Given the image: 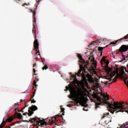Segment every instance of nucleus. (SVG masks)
I'll return each instance as SVG.
<instances>
[{"mask_svg": "<svg viewBox=\"0 0 128 128\" xmlns=\"http://www.w3.org/2000/svg\"><path fill=\"white\" fill-rule=\"evenodd\" d=\"M38 107L36 105L32 106V114H34V112H35V110H38Z\"/></svg>", "mask_w": 128, "mask_h": 128, "instance_id": "obj_16", "label": "nucleus"}, {"mask_svg": "<svg viewBox=\"0 0 128 128\" xmlns=\"http://www.w3.org/2000/svg\"><path fill=\"white\" fill-rule=\"evenodd\" d=\"M122 58H124V55L122 54Z\"/></svg>", "mask_w": 128, "mask_h": 128, "instance_id": "obj_48", "label": "nucleus"}, {"mask_svg": "<svg viewBox=\"0 0 128 128\" xmlns=\"http://www.w3.org/2000/svg\"><path fill=\"white\" fill-rule=\"evenodd\" d=\"M33 72H34V74H36V75L38 74H36V69L33 68Z\"/></svg>", "mask_w": 128, "mask_h": 128, "instance_id": "obj_30", "label": "nucleus"}, {"mask_svg": "<svg viewBox=\"0 0 128 128\" xmlns=\"http://www.w3.org/2000/svg\"><path fill=\"white\" fill-rule=\"evenodd\" d=\"M53 119H54V120H56V118H53Z\"/></svg>", "mask_w": 128, "mask_h": 128, "instance_id": "obj_46", "label": "nucleus"}, {"mask_svg": "<svg viewBox=\"0 0 128 128\" xmlns=\"http://www.w3.org/2000/svg\"><path fill=\"white\" fill-rule=\"evenodd\" d=\"M30 102H31V104H32V96H31Z\"/></svg>", "mask_w": 128, "mask_h": 128, "instance_id": "obj_32", "label": "nucleus"}, {"mask_svg": "<svg viewBox=\"0 0 128 128\" xmlns=\"http://www.w3.org/2000/svg\"><path fill=\"white\" fill-rule=\"evenodd\" d=\"M83 110H86V109L84 108Z\"/></svg>", "mask_w": 128, "mask_h": 128, "instance_id": "obj_49", "label": "nucleus"}, {"mask_svg": "<svg viewBox=\"0 0 128 128\" xmlns=\"http://www.w3.org/2000/svg\"><path fill=\"white\" fill-rule=\"evenodd\" d=\"M108 114H110L109 112L104 114L102 116V118H106V116H108Z\"/></svg>", "mask_w": 128, "mask_h": 128, "instance_id": "obj_21", "label": "nucleus"}, {"mask_svg": "<svg viewBox=\"0 0 128 128\" xmlns=\"http://www.w3.org/2000/svg\"><path fill=\"white\" fill-rule=\"evenodd\" d=\"M94 98H96L99 102L96 103V108H100V106H104V104H107L108 108L112 110L110 111V112L114 114V112L116 114L117 112H124L128 107L126 108L124 104V102H114L113 103H110V102L106 100H110V98L108 94H106L102 92H99L97 95H94Z\"/></svg>", "mask_w": 128, "mask_h": 128, "instance_id": "obj_1", "label": "nucleus"}, {"mask_svg": "<svg viewBox=\"0 0 128 128\" xmlns=\"http://www.w3.org/2000/svg\"><path fill=\"white\" fill-rule=\"evenodd\" d=\"M89 60H90L92 62L93 64H94V66H96V62L94 60V56H90L88 58Z\"/></svg>", "mask_w": 128, "mask_h": 128, "instance_id": "obj_12", "label": "nucleus"}, {"mask_svg": "<svg viewBox=\"0 0 128 128\" xmlns=\"http://www.w3.org/2000/svg\"><path fill=\"white\" fill-rule=\"evenodd\" d=\"M33 26H34V30H36V25H34V24H33Z\"/></svg>", "mask_w": 128, "mask_h": 128, "instance_id": "obj_38", "label": "nucleus"}, {"mask_svg": "<svg viewBox=\"0 0 128 128\" xmlns=\"http://www.w3.org/2000/svg\"><path fill=\"white\" fill-rule=\"evenodd\" d=\"M61 112L62 113V116H64V108H61Z\"/></svg>", "mask_w": 128, "mask_h": 128, "instance_id": "obj_20", "label": "nucleus"}, {"mask_svg": "<svg viewBox=\"0 0 128 128\" xmlns=\"http://www.w3.org/2000/svg\"><path fill=\"white\" fill-rule=\"evenodd\" d=\"M22 0H16V2H20Z\"/></svg>", "mask_w": 128, "mask_h": 128, "instance_id": "obj_42", "label": "nucleus"}, {"mask_svg": "<svg viewBox=\"0 0 128 128\" xmlns=\"http://www.w3.org/2000/svg\"><path fill=\"white\" fill-rule=\"evenodd\" d=\"M105 60H106V57L103 56V58H102V59L100 60L101 64H102V62H104Z\"/></svg>", "mask_w": 128, "mask_h": 128, "instance_id": "obj_22", "label": "nucleus"}, {"mask_svg": "<svg viewBox=\"0 0 128 128\" xmlns=\"http://www.w3.org/2000/svg\"><path fill=\"white\" fill-rule=\"evenodd\" d=\"M30 12H32V10H30Z\"/></svg>", "mask_w": 128, "mask_h": 128, "instance_id": "obj_45", "label": "nucleus"}, {"mask_svg": "<svg viewBox=\"0 0 128 128\" xmlns=\"http://www.w3.org/2000/svg\"><path fill=\"white\" fill-rule=\"evenodd\" d=\"M78 56L79 58V66H80H80H83V68H86V60H84L82 58V55L78 54Z\"/></svg>", "mask_w": 128, "mask_h": 128, "instance_id": "obj_6", "label": "nucleus"}, {"mask_svg": "<svg viewBox=\"0 0 128 128\" xmlns=\"http://www.w3.org/2000/svg\"><path fill=\"white\" fill-rule=\"evenodd\" d=\"M117 128H128V122L123 124L120 126V127H118Z\"/></svg>", "mask_w": 128, "mask_h": 128, "instance_id": "obj_13", "label": "nucleus"}, {"mask_svg": "<svg viewBox=\"0 0 128 128\" xmlns=\"http://www.w3.org/2000/svg\"><path fill=\"white\" fill-rule=\"evenodd\" d=\"M114 70H115L116 72H118V65H116L114 68Z\"/></svg>", "mask_w": 128, "mask_h": 128, "instance_id": "obj_18", "label": "nucleus"}, {"mask_svg": "<svg viewBox=\"0 0 128 128\" xmlns=\"http://www.w3.org/2000/svg\"><path fill=\"white\" fill-rule=\"evenodd\" d=\"M126 106H128V102H126Z\"/></svg>", "mask_w": 128, "mask_h": 128, "instance_id": "obj_44", "label": "nucleus"}, {"mask_svg": "<svg viewBox=\"0 0 128 128\" xmlns=\"http://www.w3.org/2000/svg\"><path fill=\"white\" fill-rule=\"evenodd\" d=\"M34 94H36V90H34V92H33V96H32V98H34Z\"/></svg>", "mask_w": 128, "mask_h": 128, "instance_id": "obj_31", "label": "nucleus"}, {"mask_svg": "<svg viewBox=\"0 0 128 128\" xmlns=\"http://www.w3.org/2000/svg\"><path fill=\"white\" fill-rule=\"evenodd\" d=\"M32 122L33 126H44V124H46V122L44 121V120H40V118H38L36 117H34L32 118Z\"/></svg>", "mask_w": 128, "mask_h": 128, "instance_id": "obj_4", "label": "nucleus"}, {"mask_svg": "<svg viewBox=\"0 0 128 128\" xmlns=\"http://www.w3.org/2000/svg\"><path fill=\"white\" fill-rule=\"evenodd\" d=\"M29 106L28 103H26V105L24 106V107L23 108V110H24V108H26V106Z\"/></svg>", "mask_w": 128, "mask_h": 128, "instance_id": "obj_27", "label": "nucleus"}, {"mask_svg": "<svg viewBox=\"0 0 128 128\" xmlns=\"http://www.w3.org/2000/svg\"><path fill=\"white\" fill-rule=\"evenodd\" d=\"M93 74H95L96 76H98V75L96 74V71H94V70H93Z\"/></svg>", "mask_w": 128, "mask_h": 128, "instance_id": "obj_29", "label": "nucleus"}, {"mask_svg": "<svg viewBox=\"0 0 128 128\" xmlns=\"http://www.w3.org/2000/svg\"><path fill=\"white\" fill-rule=\"evenodd\" d=\"M39 79L36 78L35 80L34 81L33 86H35L36 88H38V85H36V82H38Z\"/></svg>", "mask_w": 128, "mask_h": 128, "instance_id": "obj_14", "label": "nucleus"}, {"mask_svg": "<svg viewBox=\"0 0 128 128\" xmlns=\"http://www.w3.org/2000/svg\"><path fill=\"white\" fill-rule=\"evenodd\" d=\"M33 18H34V22H36V12L34 10H33Z\"/></svg>", "mask_w": 128, "mask_h": 128, "instance_id": "obj_17", "label": "nucleus"}, {"mask_svg": "<svg viewBox=\"0 0 128 128\" xmlns=\"http://www.w3.org/2000/svg\"><path fill=\"white\" fill-rule=\"evenodd\" d=\"M58 116H61V117L62 116V115H60H60H58Z\"/></svg>", "mask_w": 128, "mask_h": 128, "instance_id": "obj_47", "label": "nucleus"}, {"mask_svg": "<svg viewBox=\"0 0 128 128\" xmlns=\"http://www.w3.org/2000/svg\"><path fill=\"white\" fill-rule=\"evenodd\" d=\"M20 102H24V100H20Z\"/></svg>", "mask_w": 128, "mask_h": 128, "instance_id": "obj_40", "label": "nucleus"}, {"mask_svg": "<svg viewBox=\"0 0 128 128\" xmlns=\"http://www.w3.org/2000/svg\"><path fill=\"white\" fill-rule=\"evenodd\" d=\"M14 104L16 105V104Z\"/></svg>", "mask_w": 128, "mask_h": 128, "instance_id": "obj_53", "label": "nucleus"}, {"mask_svg": "<svg viewBox=\"0 0 128 128\" xmlns=\"http://www.w3.org/2000/svg\"><path fill=\"white\" fill-rule=\"evenodd\" d=\"M20 102H19L17 104V106H20ZM18 106H16L14 109L15 112H16V116L18 118H19L20 120H22V114L18 112H20L18 111Z\"/></svg>", "mask_w": 128, "mask_h": 128, "instance_id": "obj_8", "label": "nucleus"}, {"mask_svg": "<svg viewBox=\"0 0 128 128\" xmlns=\"http://www.w3.org/2000/svg\"><path fill=\"white\" fill-rule=\"evenodd\" d=\"M128 34L124 36L123 38L120 39L118 40H116L115 42H111V44H118V42L119 40H124V42H128V40H128Z\"/></svg>", "mask_w": 128, "mask_h": 128, "instance_id": "obj_11", "label": "nucleus"}, {"mask_svg": "<svg viewBox=\"0 0 128 128\" xmlns=\"http://www.w3.org/2000/svg\"><path fill=\"white\" fill-rule=\"evenodd\" d=\"M83 106H88V104H84Z\"/></svg>", "mask_w": 128, "mask_h": 128, "instance_id": "obj_33", "label": "nucleus"}, {"mask_svg": "<svg viewBox=\"0 0 128 128\" xmlns=\"http://www.w3.org/2000/svg\"><path fill=\"white\" fill-rule=\"evenodd\" d=\"M96 42H98V40H97L96 42V41H94L93 42H92L90 44H96Z\"/></svg>", "mask_w": 128, "mask_h": 128, "instance_id": "obj_25", "label": "nucleus"}, {"mask_svg": "<svg viewBox=\"0 0 128 128\" xmlns=\"http://www.w3.org/2000/svg\"><path fill=\"white\" fill-rule=\"evenodd\" d=\"M36 100H32V104H34V103H36Z\"/></svg>", "mask_w": 128, "mask_h": 128, "instance_id": "obj_35", "label": "nucleus"}, {"mask_svg": "<svg viewBox=\"0 0 128 128\" xmlns=\"http://www.w3.org/2000/svg\"><path fill=\"white\" fill-rule=\"evenodd\" d=\"M12 120H14V118L10 117L7 118L6 120L3 119L2 121V124L0 125V128H2L4 126V124H6V122H11L12 121Z\"/></svg>", "mask_w": 128, "mask_h": 128, "instance_id": "obj_9", "label": "nucleus"}, {"mask_svg": "<svg viewBox=\"0 0 128 128\" xmlns=\"http://www.w3.org/2000/svg\"><path fill=\"white\" fill-rule=\"evenodd\" d=\"M28 6V4H24L22 5V6Z\"/></svg>", "mask_w": 128, "mask_h": 128, "instance_id": "obj_39", "label": "nucleus"}, {"mask_svg": "<svg viewBox=\"0 0 128 128\" xmlns=\"http://www.w3.org/2000/svg\"><path fill=\"white\" fill-rule=\"evenodd\" d=\"M128 45H122L120 49L118 50V52H116L117 54H120V52H121L122 54V52H128Z\"/></svg>", "mask_w": 128, "mask_h": 128, "instance_id": "obj_7", "label": "nucleus"}, {"mask_svg": "<svg viewBox=\"0 0 128 128\" xmlns=\"http://www.w3.org/2000/svg\"><path fill=\"white\" fill-rule=\"evenodd\" d=\"M66 89L64 90L65 92L68 90L70 92L71 98H76V106H77L78 104H80V102H82V98L84 96V94L82 91H80L78 95V94H76V90L72 86L71 84H70L68 86H66Z\"/></svg>", "mask_w": 128, "mask_h": 128, "instance_id": "obj_2", "label": "nucleus"}, {"mask_svg": "<svg viewBox=\"0 0 128 128\" xmlns=\"http://www.w3.org/2000/svg\"><path fill=\"white\" fill-rule=\"evenodd\" d=\"M36 128H38V127L37 126Z\"/></svg>", "mask_w": 128, "mask_h": 128, "instance_id": "obj_52", "label": "nucleus"}, {"mask_svg": "<svg viewBox=\"0 0 128 128\" xmlns=\"http://www.w3.org/2000/svg\"><path fill=\"white\" fill-rule=\"evenodd\" d=\"M30 122H32V119H31V120H30Z\"/></svg>", "mask_w": 128, "mask_h": 128, "instance_id": "obj_43", "label": "nucleus"}, {"mask_svg": "<svg viewBox=\"0 0 128 128\" xmlns=\"http://www.w3.org/2000/svg\"><path fill=\"white\" fill-rule=\"evenodd\" d=\"M26 114H28V116H32V105L29 107L28 112H26L23 114V116H26Z\"/></svg>", "mask_w": 128, "mask_h": 128, "instance_id": "obj_10", "label": "nucleus"}, {"mask_svg": "<svg viewBox=\"0 0 128 128\" xmlns=\"http://www.w3.org/2000/svg\"><path fill=\"white\" fill-rule=\"evenodd\" d=\"M42 68L43 70H48V65L45 64Z\"/></svg>", "mask_w": 128, "mask_h": 128, "instance_id": "obj_19", "label": "nucleus"}, {"mask_svg": "<svg viewBox=\"0 0 128 128\" xmlns=\"http://www.w3.org/2000/svg\"><path fill=\"white\" fill-rule=\"evenodd\" d=\"M102 50H104V48H102V47L99 46L98 48V50H99V52H102Z\"/></svg>", "mask_w": 128, "mask_h": 128, "instance_id": "obj_23", "label": "nucleus"}, {"mask_svg": "<svg viewBox=\"0 0 128 128\" xmlns=\"http://www.w3.org/2000/svg\"><path fill=\"white\" fill-rule=\"evenodd\" d=\"M40 0H36V2H38V4H39Z\"/></svg>", "mask_w": 128, "mask_h": 128, "instance_id": "obj_37", "label": "nucleus"}, {"mask_svg": "<svg viewBox=\"0 0 128 128\" xmlns=\"http://www.w3.org/2000/svg\"><path fill=\"white\" fill-rule=\"evenodd\" d=\"M101 54H102V52H101Z\"/></svg>", "mask_w": 128, "mask_h": 128, "instance_id": "obj_50", "label": "nucleus"}, {"mask_svg": "<svg viewBox=\"0 0 128 128\" xmlns=\"http://www.w3.org/2000/svg\"><path fill=\"white\" fill-rule=\"evenodd\" d=\"M105 124H108V122L106 120L105 121Z\"/></svg>", "mask_w": 128, "mask_h": 128, "instance_id": "obj_41", "label": "nucleus"}, {"mask_svg": "<svg viewBox=\"0 0 128 128\" xmlns=\"http://www.w3.org/2000/svg\"><path fill=\"white\" fill-rule=\"evenodd\" d=\"M35 66H36V64H33V68H35Z\"/></svg>", "mask_w": 128, "mask_h": 128, "instance_id": "obj_34", "label": "nucleus"}, {"mask_svg": "<svg viewBox=\"0 0 128 128\" xmlns=\"http://www.w3.org/2000/svg\"><path fill=\"white\" fill-rule=\"evenodd\" d=\"M116 78H118V76L114 77V78L112 80V82H116Z\"/></svg>", "mask_w": 128, "mask_h": 128, "instance_id": "obj_24", "label": "nucleus"}, {"mask_svg": "<svg viewBox=\"0 0 128 128\" xmlns=\"http://www.w3.org/2000/svg\"><path fill=\"white\" fill-rule=\"evenodd\" d=\"M108 74H110V76L111 78H112V76H114V74H116V73H112V69L110 68L109 71H108Z\"/></svg>", "mask_w": 128, "mask_h": 128, "instance_id": "obj_15", "label": "nucleus"}, {"mask_svg": "<svg viewBox=\"0 0 128 128\" xmlns=\"http://www.w3.org/2000/svg\"><path fill=\"white\" fill-rule=\"evenodd\" d=\"M14 124H16V122H13L10 124V126H14Z\"/></svg>", "mask_w": 128, "mask_h": 128, "instance_id": "obj_28", "label": "nucleus"}, {"mask_svg": "<svg viewBox=\"0 0 128 128\" xmlns=\"http://www.w3.org/2000/svg\"><path fill=\"white\" fill-rule=\"evenodd\" d=\"M32 90H34V86L32 87Z\"/></svg>", "mask_w": 128, "mask_h": 128, "instance_id": "obj_51", "label": "nucleus"}, {"mask_svg": "<svg viewBox=\"0 0 128 128\" xmlns=\"http://www.w3.org/2000/svg\"><path fill=\"white\" fill-rule=\"evenodd\" d=\"M34 38L35 40L34 42V50L36 52V56H40V50H38L40 44H38V39H36V36L35 35Z\"/></svg>", "mask_w": 128, "mask_h": 128, "instance_id": "obj_5", "label": "nucleus"}, {"mask_svg": "<svg viewBox=\"0 0 128 128\" xmlns=\"http://www.w3.org/2000/svg\"><path fill=\"white\" fill-rule=\"evenodd\" d=\"M67 106H68L69 108L72 107V105L71 104H68Z\"/></svg>", "mask_w": 128, "mask_h": 128, "instance_id": "obj_36", "label": "nucleus"}, {"mask_svg": "<svg viewBox=\"0 0 128 128\" xmlns=\"http://www.w3.org/2000/svg\"><path fill=\"white\" fill-rule=\"evenodd\" d=\"M55 122L56 121L52 119V120H51V124H55Z\"/></svg>", "mask_w": 128, "mask_h": 128, "instance_id": "obj_26", "label": "nucleus"}, {"mask_svg": "<svg viewBox=\"0 0 128 128\" xmlns=\"http://www.w3.org/2000/svg\"><path fill=\"white\" fill-rule=\"evenodd\" d=\"M80 69L78 70V73H76V74L72 75V78L74 80H76V76H81L82 80L84 82H86V74L84 72H82H82L84 70V72L86 74V76L88 78V82H94V78H92L91 74H89L88 73V72L86 71V70L84 68V66L80 65Z\"/></svg>", "mask_w": 128, "mask_h": 128, "instance_id": "obj_3", "label": "nucleus"}]
</instances>
